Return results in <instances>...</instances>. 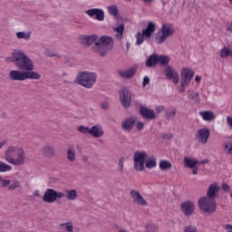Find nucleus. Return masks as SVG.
<instances>
[{"label":"nucleus","mask_w":232,"mask_h":232,"mask_svg":"<svg viewBox=\"0 0 232 232\" xmlns=\"http://www.w3.org/2000/svg\"><path fill=\"white\" fill-rule=\"evenodd\" d=\"M82 159L83 162H88V160H90V158H88V156H82Z\"/></svg>","instance_id":"680f3d73"},{"label":"nucleus","mask_w":232,"mask_h":232,"mask_svg":"<svg viewBox=\"0 0 232 232\" xmlns=\"http://www.w3.org/2000/svg\"><path fill=\"white\" fill-rule=\"evenodd\" d=\"M172 137H173V135L169 134V135L165 136L164 139H171Z\"/></svg>","instance_id":"0e129e2a"},{"label":"nucleus","mask_w":232,"mask_h":232,"mask_svg":"<svg viewBox=\"0 0 232 232\" xmlns=\"http://www.w3.org/2000/svg\"><path fill=\"white\" fill-rule=\"evenodd\" d=\"M184 162H185V166L186 168H197L198 164H208V162H209V160H202V161H198L197 160H193L191 158H188L185 157L184 158Z\"/></svg>","instance_id":"4be33fe9"},{"label":"nucleus","mask_w":232,"mask_h":232,"mask_svg":"<svg viewBox=\"0 0 232 232\" xmlns=\"http://www.w3.org/2000/svg\"><path fill=\"white\" fill-rule=\"evenodd\" d=\"M120 99L124 108H130L131 104V93L126 87H122L120 90Z\"/></svg>","instance_id":"9b49d317"},{"label":"nucleus","mask_w":232,"mask_h":232,"mask_svg":"<svg viewBox=\"0 0 232 232\" xmlns=\"http://www.w3.org/2000/svg\"><path fill=\"white\" fill-rule=\"evenodd\" d=\"M180 209L185 217H191L195 213V203L191 200H186L180 204Z\"/></svg>","instance_id":"f8f14e48"},{"label":"nucleus","mask_w":232,"mask_h":232,"mask_svg":"<svg viewBox=\"0 0 232 232\" xmlns=\"http://www.w3.org/2000/svg\"><path fill=\"white\" fill-rule=\"evenodd\" d=\"M10 184H12V181H10V179H3L0 177V185L2 186V188H8Z\"/></svg>","instance_id":"c03bdc74"},{"label":"nucleus","mask_w":232,"mask_h":232,"mask_svg":"<svg viewBox=\"0 0 232 232\" xmlns=\"http://www.w3.org/2000/svg\"><path fill=\"white\" fill-rule=\"evenodd\" d=\"M143 128H144V122L139 121L137 123V130L140 131V130H143Z\"/></svg>","instance_id":"3c124183"},{"label":"nucleus","mask_w":232,"mask_h":232,"mask_svg":"<svg viewBox=\"0 0 232 232\" xmlns=\"http://www.w3.org/2000/svg\"><path fill=\"white\" fill-rule=\"evenodd\" d=\"M122 34H124V24L121 23L117 26V38L122 39Z\"/></svg>","instance_id":"4c0bfd02"},{"label":"nucleus","mask_w":232,"mask_h":232,"mask_svg":"<svg viewBox=\"0 0 232 232\" xmlns=\"http://www.w3.org/2000/svg\"><path fill=\"white\" fill-rule=\"evenodd\" d=\"M171 162L166 160H162L160 161V169H161V171H166L168 169H171Z\"/></svg>","instance_id":"c756f323"},{"label":"nucleus","mask_w":232,"mask_h":232,"mask_svg":"<svg viewBox=\"0 0 232 232\" xmlns=\"http://www.w3.org/2000/svg\"><path fill=\"white\" fill-rule=\"evenodd\" d=\"M134 124H135V119L129 118L122 122V128L123 130H125V131H130Z\"/></svg>","instance_id":"cd10ccee"},{"label":"nucleus","mask_w":232,"mask_h":232,"mask_svg":"<svg viewBox=\"0 0 232 232\" xmlns=\"http://www.w3.org/2000/svg\"><path fill=\"white\" fill-rule=\"evenodd\" d=\"M175 115H177V111L175 109H172L166 112V119L168 121H173V119L175 118Z\"/></svg>","instance_id":"ea45409f"},{"label":"nucleus","mask_w":232,"mask_h":232,"mask_svg":"<svg viewBox=\"0 0 232 232\" xmlns=\"http://www.w3.org/2000/svg\"><path fill=\"white\" fill-rule=\"evenodd\" d=\"M137 73V67H130L129 70L120 71L119 75L122 77V79H131Z\"/></svg>","instance_id":"b1692460"},{"label":"nucleus","mask_w":232,"mask_h":232,"mask_svg":"<svg viewBox=\"0 0 232 232\" xmlns=\"http://www.w3.org/2000/svg\"><path fill=\"white\" fill-rule=\"evenodd\" d=\"M219 190L220 188H218V185L217 183H212L207 191V198H212V200H215Z\"/></svg>","instance_id":"aec40b11"},{"label":"nucleus","mask_w":232,"mask_h":232,"mask_svg":"<svg viewBox=\"0 0 232 232\" xmlns=\"http://www.w3.org/2000/svg\"><path fill=\"white\" fill-rule=\"evenodd\" d=\"M175 34V26L172 24L165 23L161 25L155 36L157 44H164L169 37L173 36Z\"/></svg>","instance_id":"39448f33"},{"label":"nucleus","mask_w":232,"mask_h":232,"mask_svg":"<svg viewBox=\"0 0 232 232\" xmlns=\"http://www.w3.org/2000/svg\"><path fill=\"white\" fill-rule=\"evenodd\" d=\"M145 166L149 169L155 168L157 166V160H155V158L150 159L146 162Z\"/></svg>","instance_id":"79ce46f5"},{"label":"nucleus","mask_w":232,"mask_h":232,"mask_svg":"<svg viewBox=\"0 0 232 232\" xmlns=\"http://www.w3.org/2000/svg\"><path fill=\"white\" fill-rule=\"evenodd\" d=\"M121 19H122V18H121V16L118 14V15H117V21H118V23H121Z\"/></svg>","instance_id":"338daca9"},{"label":"nucleus","mask_w":232,"mask_h":232,"mask_svg":"<svg viewBox=\"0 0 232 232\" xmlns=\"http://www.w3.org/2000/svg\"><path fill=\"white\" fill-rule=\"evenodd\" d=\"M92 128L86 127L84 125H80L77 127V131L82 133V135H90Z\"/></svg>","instance_id":"473e14b6"},{"label":"nucleus","mask_w":232,"mask_h":232,"mask_svg":"<svg viewBox=\"0 0 232 232\" xmlns=\"http://www.w3.org/2000/svg\"><path fill=\"white\" fill-rule=\"evenodd\" d=\"M147 84H150V78L148 76H145L143 78V86H147Z\"/></svg>","instance_id":"864d4df0"},{"label":"nucleus","mask_w":232,"mask_h":232,"mask_svg":"<svg viewBox=\"0 0 232 232\" xmlns=\"http://www.w3.org/2000/svg\"><path fill=\"white\" fill-rule=\"evenodd\" d=\"M193 169H192V173H193V175H197L198 173V168H192Z\"/></svg>","instance_id":"13d9d810"},{"label":"nucleus","mask_w":232,"mask_h":232,"mask_svg":"<svg viewBox=\"0 0 232 232\" xmlns=\"http://www.w3.org/2000/svg\"><path fill=\"white\" fill-rule=\"evenodd\" d=\"M5 160L12 166H23L26 162V152L23 147L11 145L5 151Z\"/></svg>","instance_id":"7ed1b4c3"},{"label":"nucleus","mask_w":232,"mask_h":232,"mask_svg":"<svg viewBox=\"0 0 232 232\" xmlns=\"http://www.w3.org/2000/svg\"><path fill=\"white\" fill-rule=\"evenodd\" d=\"M107 12L109 15H111V17H117V5H111L107 6Z\"/></svg>","instance_id":"72a5a7b5"},{"label":"nucleus","mask_w":232,"mask_h":232,"mask_svg":"<svg viewBox=\"0 0 232 232\" xmlns=\"http://www.w3.org/2000/svg\"><path fill=\"white\" fill-rule=\"evenodd\" d=\"M227 122L229 128H231V130H232V116L227 117Z\"/></svg>","instance_id":"8fccbe9b"},{"label":"nucleus","mask_w":232,"mask_h":232,"mask_svg":"<svg viewBox=\"0 0 232 232\" xmlns=\"http://www.w3.org/2000/svg\"><path fill=\"white\" fill-rule=\"evenodd\" d=\"M64 198L69 200V202H75L77 198H79V193L77 190L72 188V189H65L64 190Z\"/></svg>","instance_id":"5701e85b"},{"label":"nucleus","mask_w":232,"mask_h":232,"mask_svg":"<svg viewBox=\"0 0 232 232\" xmlns=\"http://www.w3.org/2000/svg\"><path fill=\"white\" fill-rule=\"evenodd\" d=\"M141 1H143L144 3H153V1L155 0H141Z\"/></svg>","instance_id":"69168bd1"},{"label":"nucleus","mask_w":232,"mask_h":232,"mask_svg":"<svg viewBox=\"0 0 232 232\" xmlns=\"http://www.w3.org/2000/svg\"><path fill=\"white\" fill-rule=\"evenodd\" d=\"M195 81H196V82H200V81H202V78L200 76L197 75L195 77Z\"/></svg>","instance_id":"052dcab7"},{"label":"nucleus","mask_w":232,"mask_h":232,"mask_svg":"<svg viewBox=\"0 0 232 232\" xmlns=\"http://www.w3.org/2000/svg\"><path fill=\"white\" fill-rule=\"evenodd\" d=\"M163 110H164V106H158V107H156L157 113H162Z\"/></svg>","instance_id":"6e6d98bb"},{"label":"nucleus","mask_w":232,"mask_h":232,"mask_svg":"<svg viewBox=\"0 0 232 232\" xmlns=\"http://www.w3.org/2000/svg\"><path fill=\"white\" fill-rule=\"evenodd\" d=\"M231 55V49L229 47H224L219 52V56L221 59H227V56Z\"/></svg>","instance_id":"7c9ffc66"},{"label":"nucleus","mask_w":232,"mask_h":232,"mask_svg":"<svg viewBox=\"0 0 232 232\" xmlns=\"http://www.w3.org/2000/svg\"><path fill=\"white\" fill-rule=\"evenodd\" d=\"M5 144H6V141L0 142V150L3 148V146H5Z\"/></svg>","instance_id":"e2e57ef3"},{"label":"nucleus","mask_w":232,"mask_h":232,"mask_svg":"<svg viewBox=\"0 0 232 232\" xmlns=\"http://www.w3.org/2000/svg\"><path fill=\"white\" fill-rule=\"evenodd\" d=\"M155 30H157V24H155L153 22H149L147 27L143 29L141 33H137L136 44L140 46V44H142L146 39H151V36L153 34H155Z\"/></svg>","instance_id":"423d86ee"},{"label":"nucleus","mask_w":232,"mask_h":232,"mask_svg":"<svg viewBox=\"0 0 232 232\" xmlns=\"http://www.w3.org/2000/svg\"><path fill=\"white\" fill-rule=\"evenodd\" d=\"M66 159L71 164L77 162V152L75 147L69 146L66 150Z\"/></svg>","instance_id":"6ab92c4d"},{"label":"nucleus","mask_w":232,"mask_h":232,"mask_svg":"<svg viewBox=\"0 0 232 232\" xmlns=\"http://www.w3.org/2000/svg\"><path fill=\"white\" fill-rule=\"evenodd\" d=\"M130 195L131 198L133 199L134 204H137L138 206H147L148 202H146V199L142 197L140 192L135 189H131L130 192Z\"/></svg>","instance_id":"dca6fc26"},{"label":"nucleus","mask_w":232,"mask_h":232,"mask_svg":"<svg viewBox=\"0 0 232 232\" xmlns=\"http://www.w3.org/2000/svg\"><path fill=\"white\" fill-rule=\"evenodd\" d=\"M86 15L91 18H95L96 21H104V10L101 8H92L85 11Z\"/></svg>","instance_id":"ddd939ff"},{"label":"nucleus","mask_w":232,"mask_h":232,"mask_svg":"<svg viewBox=\"0 0 232 232\" xmlns=\"http://www.w3.org/2000/svg\"><path fill=\"white\" fill-rule=\"evenodd\" d=\"M222 188H223V191H226V193H229V190L231 189V188L229 187V185L224 183L222 185Z\"/></svg>","instance_id":"09e8293b"},{"label":"nucleus","mask_w":232,"mask_h":232,"mask_svg":"<svg viewBox=\"0 0 232 232\" xmlns=\"http://www.w3.org/2000/svg\"><path fill=\"white\" fill-rule=\"evenodd\" d=\"M158 63H160V64H162V66H166L167 64H169V57L165 55H160L158 56Z\"/></svg>","instance_id":"e433bc0d"},{"label":"nucleus","mask_w":232,"mask_h":232,"mask_svg":"<svg viewBox=\"0 0 232 232\" xmlns=\"http://www.w3.org/2000/svg\"><path fill=\"white\" fill-rule=\"evenodd\" d=\"M90 135L94 139H101V137H104V129L101 125H93L91 127Z\"/></svg>","instance_id":"a211bd4d"},{"label":"nucleus","mask_w":232,"mask_h":232,"mask_svg":"<svg viewBox=\"0 0 232 232\" xmlns=\"http://www.w3.org/2000/svg\"><path fill=\"white\" fill-rule=\"evenodd\" d=\"M224 151L227 155H232V142L225 143Z\"/></svg>","instance_id":"a19ab883"},{"label":"nucleus","mask_w":232,"mask_h":232,"mask_svg":"<svg viewBox=\"0 0 232 232\" xmlns=\"http://www.w3.org/2000/svg\"><path fill=\"white\" fill-rule=\"evenodd\" d=\"M140 113L144 119H148L149 121H153V119H155V111L144 106L140 107Z\"/></svg>","instance_id":"412c9836"},{"label":"nucleus","mask_w":232,"mask_h":232,"mask_svg":"<svg viewBox=\"0 0 232 232\" xmlns=\"http://www.w3.org/2000/svg\"><path fill=\"white\" fill-rule=\"evenodd\" d=\"M224 229H226V231H229V229L232 230V225H226Z\"/></svg>","instance_id":"4d7b16f0"},{"label":"nucleus","mask_w":232,"mask_h":232,"mask_svg":"<svg viewBox=\"0 0 232 232\" xmlns=\"http://www.w3.org/2000/svg\"><path fill=\"white\" fill-rule=\"evenodd\" d=\"M100 106L102 110L108 111V110H110V102L105 100L100 103Z\"/></svg>","instance_id":"37998d69"},{"label":"nucleus","mask_w":232,"mask_h":232,"mask_svg":"<svg viewBox=\"0 0 232 232\" xmlns=\"http://www.w3.org/2000/svg\"><path fill=\"white\" fill-rule=\"evenodd\" d=\"M7 171H12V166L0 160V173H6Z\"/></svg>","instance_id":"c9c22d12"},{"label":"nucleus","mask_w":232,"mask_h":232,"mask_svg":"<svg viewBox=\"0 0 232 232\" xmlns=\"http://www.w3.org/2000/svg\"><path fill=\"white\" fill-rule=\"evenodd\" d=\"M15 35L17 39L30 41V39H32V31H19L15 33Z\"/></svg>","instance_id":"a878e982"},{"label":"nucleus","mask_w":232,"mask_h":232,"mask_svg":"<svg viewBox=\"0 0 232 232\" xmlns=\"http://www.w3.org/2000/svg\"><path fill=\"white\" fill-rule=\"evenodd\" d=\"M180 89H179V92L180 93H184V92H186V88H188V86H189V83H182V82H180Z\"/></svg>","instance_id":"de8ad7c7"},{"label":"nucleus","mask_w":232,"mask_h":232,"mask_svg":"<svg viewBox=\"0 0 232 232\" xmlns=\"http://www.w3.org/2000/svg\"><path fill=\"white\" fill-rule=\"evenodd\" d=\"M41 153L46 159H53V157H55V149L52 145H44Z\"/></svg>","instance_id":"f3484780"},{"label":"nucleus","mask_w":232,"mask_h":232,"mask_svg":"<svg viewBox=\"0 0 232 232\" xmlns=\"http://www.w3.org/2000/svg\"><path fill=\"white\" fill-rule=\"evenodd\" d=\"M230 5H232V0H229Z\"/></svg>","instance_id":"774afa93"},{"label":"nucleus","mask_w":232,"mask_h":232,"mask_svg":"<svg viewBox=\"0 0 232 232\" xmlns=\"http://www.w3.org/2000/svg\"><path fill=\"white\" fill-rule=\"evenodd\" d=\"M227 30L232 34V22L227 24Z\"/></svg>","instance_id":"5fc2aeb1"},{"label":"nucleus","mask_w":232,"mask_h":232,"mask_svg":"<svg viewBox=\"0 0 232 232\" xmlns=\"http://www.w3.org/2000/svg\"><path fill=\"white\" fill-rule=\"evenodd\" d=\"M209 135H211V131L208 128L199 129L196 133V139L201 144H208V139H209Z\"/></svg>","instance_id":"2eb2a0df"},{"label":"nucleus","mask_w":232,"mask_h":232,"mask_svg":"<svg viewBox=\"0 0 232 232\" xmlns=\"http://www.w3.org/2000/svg\"><path fill=\"white\" fill-rule=\"evenodd\" d=\"M195 77V71L189 67H185L181 70L180 82L183 84H189L191 80Z\"/></svg>","instance_id":"9d476101"},{"label":"nucleus","mask_w":232,"mask_h":232,"mask_svg":"<svg viewBox=\"0 0 232 232\" xmlns=\"http://www.w3.org/2000/svg\"><path fill=\"white\" fill-rule=\"evenodd\" d=\"M6 63H14V66L19 70H11L9 72V79L11 81H40L41 73L35 70V63L28 54L22 50H15L12 53V57L5 59Z\"/></svg>","instance_id":"f257e3e1"},{"label":"nucleus","mask_w":232,"mask_h":232,"mask_svg":"<svg viewBox=\"0 0 232 232\" xmlns=\"http://www.w3.org/2000/svg\"><path fill=\"white\" fill-rule=\"evenodd\" d=\"M199 209L204 213H208L211 215V213H215L217 211V202L213 198H201L198 200Z\"/></svg>","instance_id":"6e6552de"},{"label":"nucleus","mask_w":232,"mask_h":232,"mask_svg":"<svg viewBox=\"0 0 232 232\" xmlns=\"http://www.w3.org/2000/svg\"><path fill=\"white\" fill-rule=\"evenodd\" d=\"M119 166L121 168V171H122V168H124V158H121L120 160H119Z\"/></svg>","instance_id":"603ef678"},{"label":"nucleus","mask_w":232,"mask_h":232,"mask_svg":"<svg viewBox=\"0 0 232 232\" xmlns=\"http://www.w3.org/2000/svg\"><path fill=\"white\" fill-rule=\"evenodd\" d=\"M166 79L169 81H173L175 84H178L179 81H180V77L179 76V72L171 66H167L164 71Z\"/></svg>","instance_id":"4468645a"},{"label":"nucleus","mask_w":232,"mask_h":232,"mask_svg":"<svg viewBox=\"0 0 232 232\" xmlns=\"http://www.w3.org/2000/svg\"><path fill=\"white\" fill-rule=\"evenodd\" d=\"M148 154L146 151H135L133 155L134 168L137 171L144 170V164H146Z\"/></svg>","instance_id":"1a4fd4ad"},{"label":"nucleus","mask_w":232,"mask_h":232,"mask_svg":"<svg viewBox=\"0 0 232 232\" xmlns=\"http://www.w3.org/2000/svg\"><path fill=\"white\" fill-rule=\"evenodd\" d=\"M60 232H75L73 230V223L66 222L60 224Z\"/></svg>","instance_id":"c85d7f7f"},{"label":"nucleus","mask_w":232,"mask_h":232,"mask_svg":"<svg viewBox=\"0 0 232 232\" xmlns=\"http://www.w3.org/2000/svg\"><path fill=\"white\" fill-rule=\"evenodd\" d=\"M145 231L146 232H158L159 227H157V225H153V224L150 223L145 227Z\"/></svg>","instance_id":"58836bf2"},{"label":"nucleus","mask_w":232,"mask_h":232,"mask_svg":"<svg viewBox=\"0 0 232 232\" xmlns=\"http://www.w3.org/2000/svg\"><path fill=\"white\" fill-rule=\"evenodd\" d=\"M157 64H159V55L157 54L150 55L146 62L148 68H153V66H157Z\"/></svg>","instance_id":"bb28decb"},{"label":"nucleus","mask_w":232,"mask_h":232,"mask_svg":"<svg viewBox=\"0 0 232 232\" xmlns=\"http://www.w3.org/2000/svg\"><path fill=\"white\" fill-rule=\"evenodd\" d=\"M34 197H41V192H39V190H35L34 192Z\"/></svg>","instance_id":"bf43d9fd"},{"label":"nucleus","mask_w":232,"mask_h":232,"mask_svg":"<svg viewBox=\"0 0 232 232\" xmlns=\"http://www.w3.org/2000/svg\"><path fill=\"white\" fill-rule=\"evenodd\" d=\"M199 117L206 121L207 122H211V121H215V112L211 111H203L199 112Z\"/></svg>","instance_id":"393cba45"},{"label":"nucleus","mask_w":232,"mask_h":232,"mask_svg":"<svg viewBox=\"0 0 232 232\" xmlns=\"http://www.w3.org/2000/svg\"><path fill=\"white\" fill-rule=\"evenodd\" d=\"M64 198V192L57 191L53 188H47L44 192V196L42 198L43 202L46 204H53V202H57V200H61Z\"/></svg>","instance_id":"0eeeda50"},{"label":"nucleus","mask_w":232,"mask_h":232,"mask_svg":"<svg viewBox=\"0 0 232 232\" xmlns=\"http://www.w3.org/2000/svg\"><path fill=\"white\" fill-rule=\"evenodd\" d=\"M184 232H198L197 227L193 225H189L188 227H185Z\"/></svg>","instance_id":"49530a36"},{"label":"nucleus","mask_w":232,"mask_h":232,"mask_svg":"<svg viewBox=\"0 0 232 232\" xmlns=\"http://www.w3.org/2000/svg\"><path fill=\"white\" fill-rule=\"evenodd\" d=\"M21 188V181L14 179L12 183L7 187L8 191H14V189H17Z\"/></svg>","instance_id":"2f4dec72"},{"label":"nucleus","mask_w":232,"mask_h":232,"mask_svg":"<svg viewBox=\"0 0 232 232\" xmlns=\"http://www.w3.org/2000/svg\"><path fill=\"white\" fill-rule=\"evenodd\" d=\"M189 98L194 101V102H200V97L198 96V92L191 93L189 95Z\"/></svg>","instance_id":"a18cd8bd"},{"label":"nucleus","mask_w":232,"mask_h":232,"mask_svg":"<svg viewBox=\"0 0 232 232\" xmlns=\"http://www.w3.org/2000/svg\"><path fill=\"white\" fill-rule=\"evenodd\" d=\"M75 82L83 88H87V90H91L97 82V73L86 71L81 72L78 73Z\"/></svg>","instance_id":"20e7f679"},{"label":"nucleus","mask_w":232,"mask_h":232,"mask_svg":"<svg viewBox=\"0 0 232 232\" xmlns=\"http://www.w3.org/2000/svg\"><path fill=\"white\" fill-rule=\"evenodd\" d=\"M44 55L45 57H61L55 51L52 50L51 48H45L44 51Z\"/></svg>","instance_id":"f704fd0d"},{"label":"nucleus","mask_w":232,"mask_h":232,"mask_svg":"<svg viewBox=\"0 0 232 232\" xmlns=\"http://www.w3.org/2000/svg\"><path fill=\"white\" fill-rule=\"evenodd\" d=\"M80 43L84 46H92V52L97 53L100 57H105L106 53H108V50H110V46L113 44V39L111 37L103 35L99 37L95 34L92 35H82L80 36Z\"/></svg>","instance_id":"f03ea898"}]
</instances>
